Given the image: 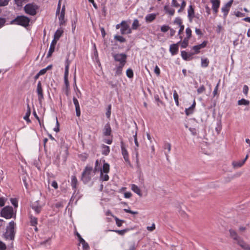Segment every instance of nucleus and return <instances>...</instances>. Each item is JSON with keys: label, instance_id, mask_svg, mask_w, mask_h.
Segmentation results:
<instances>
[{"label": "nucleus", "instance_id": "f257e3e1", "mask_svg": "<svg viewBox=\"0 0 250 250\" xmlns=\"http://www.w3.org/2000/svg\"><path fill=\"white\" fill-rule=\"evenodd\" d=\"M95 174L93 170V167L86 166L82 173V180L84 183H87L91 180L92 176Z\"/></svg>", "mask_w": 250, "mask_h": 250}, {"label": "nucleus", "instance_id": "f03ea898", "mask_svg": "<svg viewBox=\"0 0 250 250\" xmlns=\"http://www.w3.org/2000/svg\"><path fill=\"white\" fill-rule=\"evenodd\" d=\"M30 21V19L26 16H18L11 21V23L26 27L29 25Z\"/></svg>", "mask_w": 250, "mask_h": 250}, {"label": "nucleus", "instance_id": "7ed1b4c3", "mask_svg": "<svg viewBox=\"0 0 250 250\" xmlns=\"http://www.w3.org/2000/svg\"><path fill=\"white\" fill-rule=\"evenodd\" d=\"M16 224L12 221L9 223V225L6 227V232L4 235L6 239L10 240H13L15 237V232L14 230Z\"/></svg>", "mask_w": 250, "mask_h": 250}, {"label": "nucleus", "instance_id": "20e7f679", "mask_svg": "<svg viewBox=\"0 0 250 250\" xmlns=\"http://www.w3.org/2000/svg\"><path fill=\"white\" fill-rule=\"evenodd\" d=\"M1 216L6 219L16 218V214L14 213L13 208L12 207L6 206L3 208L0 212Z\"/></svg>", "mask_w": 250, "mask_h": 250}, {"label": "nucleus", "instance_id": "39448f33", "mask_svg": "<svg viewBox=\"0 0 250 250\" xmlns=\"http://www.w3.org/2000/svg\"><path fill=\"white\" fill-rule=\"evenodd\" d=\"M115 62H119V65H125L126 62L127 55L125 53L112 54Z\"/></svg>", "mask_w": 250, "mask_h": 250}, {"label": "nucleus", "instance_id": "423d86ee", "mask_svg": "<svg viewBox=\"0 0 250 250\" xmlns=\"http://www.w3.org/2000/svg\"><path fill=\"white\" fill-rule=\"evenodd\" d=\"M38 6L33 3H28L25 5L24 10L25 13L31 16H35L37 14Z\"/></svg>", "mask_w": 250, "mask_h": 250}, {"label": "nucleus", "instance_id": "0eeeda50", "mask_svg": "<svg viewBox=\"0 0 250 250\" xmlns=\"http://www.w3.org/2000/svg\"><path fill=\"white\" fill-rule=\"evenodd\" d=\"M238 245L241 247L245 250H250V246L244 241V240L240 236H238L233 239Z\"/></svg>", "mask_w": 250, "mask_h": 250}, {"label": "nucleus", "instance_id": "6e6552de", "mask_svg": "<svg viewBox=\"0 0 250 250\" xmlns=\"http://www.w3.org/2000/svg\"><path fill=\"white\" fill-rule=\"evenodd\" d=\"M238 245L241 247L245 250H250V246L244 241V240L240 236H238L233 239Z\"/></svg>", "mask_w": 250, "mask_h": 250}, {"label": "nucleus", "instance_id": "1a4fd4ad", "mask_svg": "<svg viewBox=\"0 0 250 250\" xmlns=\"http://www.w3.org/2000/svg\"><path fill=\"white\" fill-rule=\"evenodd\" d=\"M121 33L122 35L128 34L131 33V29L130 28L127 22L123 21L121 23Z\"/></svg>", "mask_w": 250, "mask_h": 250}, {"label": "nucleus", "instance_id": "9d476101", "mask_svg": "<svg viewBox=\"0 0 250 250\" xmlns=\"http://www.w3.org/2000/svg\"><path fill=\"white\" fill-rule=\"evenodd\" d=\"M121 147L122 150V154L123 156L125 161L127 164L130 165L131 164L129 159L128 153L125 147V144L123 141H121Z\"/></svg>", "mask_w": 250, "mask_h": 250}, {"label": "nucleus", "instance_id": "9b49d317", "mask_svg": "<svg viewBox=\"0 0 250 250\" xmlns=\"http://www.w3.org/2000/svg\"><path fill=\"white\" fill-rule=\"evenodd\" d=\"M37 92L38 96V100L40 102L43 99V90L42 86V83L40 81L38 82L37 87Z\"/></svg>", "mask_w": 250, "mask_h": 250}, {"label": "nucleus", "instance_id": "f8f14e48", "mask_svg": "<svg viewBox=\"0 0 250 250\" xmlns=\"http://www.w3.org/2000/svg\"><path fill=\"white\" fill-rule=\"evenodd\" d=\"M208 43V41H204L202 43L199 44L197 45L193 46L192 48V49L194 50V52L197 54L200 53V50L201 49L205 47Z\"/></svg>", "mask_w": 250, "mask_h": 250}, {"label": "nucleus", "instance_id": "ddd939ff", "mask_svg": "<svg viewBox=\"0 0 250 250\" xmlns=\"http://www.w3.org/2000/svg\"><path fill=\"white\" fill-rule=\"evenodd\" d=\"M75 234L78 237L80 243L82 244L83 250H87V249H89L88 244L81 237V235L78 232H76Z\"/></svg>", "mask_w": 250, "mask_h": 250}, {"label": "nucleus", "instance_id": "4468645a", "mask_svg": "<svg viewBox=\"0 0 250 250\" xmlns=\"http://www.w3.org/2000/svg\"><path fill=\"white\" fill-rule=\"evenodd\" d=\"M78 185V180L75 175H73L71 177V185L72 186V188L74 190V193L73 194L75 193L76 192L77 187ZM74 195H73V196Z\"/></svg>", "mask_w": 250, "mask_h": 250}, {"label": "nucleus", "instance_id": "2eb2a0df", "mask_svg": "<svg viewBox=\"0 0 250 250\" xmlns=\"http://www.w3.org/2000/svg\"><path fill=\"white\" fill-rule=\"evenodd\" d=\"M232 2L233 0H230L229 1L227 2L224 6H223L222 8V11L224 12V16H226L228 15Z\"/></svg>", "mask_w": 250, "mask_h": 250}, {"label": "nucleus", "instance_id": "dca6fc26", "mask_svg": "<svg viewBox=\"0 0 250 250\" xmlns=\"http://www.w3.org/2000/svg\"><path fill=\"white\" fill-rule=\"evenodd\" d=\"M31 208L37 214H39L42 210V206L40 205L39 201H37L32 205Z\"/></svg>", "mask_w": 250, "mask_h": 250}, {"label": "nucleus", "instance_id": "f3484780", "mask_svg": "<svg viewBox=\"0 0 250 250\" xmlns=\"http://www.w3.org/2000/svg\"><path fill=\"white\" fill-rule=\"evenodd\" d=\"M74 104L75 106L76 114L77 117H80L81 115V110L78 100L75 97L73 98Z\"/></svg>", "mask_w": 250, "mask_h": 250}, {"label": "nucleus", "instance_id": "a211bd4d", "mask_svg": "<svg viewBox=\"0 0 250 250\" xmlns=\"http://www.w3.org/2000/svg\"><path fill=\"white\" fill-rule=\"evenodd\" d=\"M180 42H178L177 43L172 44L170 45L169 51L172 55H176L178 53L179 49L178 44Z\"/></svg>", "mask_w": 250, "mask_h": 250}, {"label": "nucleus", "instance_id": "6ab92c4d", "mask_svg": "<svg viewBox=\"0 0 250 250\" xmlns=\"http://www.w3.org/2000/svg\"><path fill=\"white\" fill-rule=\"evenodd\" d=\"M248 158V155H247L245 158L242 160L240 161H233L232 163V166L234 168H238L241 167L245 163L246 161L247 160Z\"/></svg>", "mask_w": 250, "mask_h": 250}, {"label": "nucleus", "instance_id": "aec40b11", "mask_svg": "<svg viewBox=\"0 0 250 250\" xmlns=\"http://www.w3.org/2000/svg\"><path fill=\"white\" fill-rule=\"evenodd\" d=\"M56 43H57V41H55V40H53V41H52V42L51 43L50 46V48L49 49V51H48L47 55V58L50 57L51 56L52 53L54 52Z\"/></svg>", "mask_w": 250, "mask_h": 250}, {"label": "nucleus", "instance_id": "412c9836", "mask_svg": "<svg viewBox=\"0 0 250 250\" xmlns=\"http://www.w3.org/2000/svg\"><path fill=\"white\" fill-rule=\"evenodd\" d=\"M211 2L212 4V9L214 13L216 14L220 6V0H211Z\"/></svg>", "mask_w": 250, "mask_h": 250}, {"label": "nucleus", "instance_id": "4be33fe9", "mask_svg": "<svg viewBox=\"0 0 250 250\" xmlns=\"http://www.w3.org/2000/svg\"><path fill=\"white\" fill-rule=\"evenodd\" d=\"M103 134L104 136H110L111 135V128L109 123L104 125Z\"/></svg>", "mask_w": 250, "mask_h": 250}, {"label": "nucleus", "instance_id": "5701e85b", "mask_svg": "<svg viewBox=\"0 0 250 250\" xmlns=\"http://www.w3.org/2000/svg\"><path fill=\"white\" fill-rule=\"evenodd\" d=\"M194 17V10L192 5H190L188 9V18L189 21L191 22Z\"/></svg>", "mask_w": 250, "mask_h": 250}, {"label": "nucleus", "instance_id": "b1692460", "mask_svg": "<svg viewBox=\"0 0 250 250\" xmlns=\"http://www.w3.org/2000/svg\"><path fill=\"white\" fill-rule=\"evenodd\" d=\"M157 14L152 13L147 15L145 17V20L147 22H151L156 18Z\"/></svg>", "mask_w": 250, "mask_h": 250}, {"label": "nucleus", "instance_id": "393cba45", "mask_svg": "<svg viewBox=\"0 0 250 250\" xmlns=\"http://www.w3.org/2000/svg\"><path fill=\"white\" fill-rule=\"evenodd\" d=\"M110 167L109 165L105 162L104 160V164L103 167H101V172H104V173H108L109 171Z\"/></svg>", "mask_w": 250, "mask_h": 250}, {"label": "nucleus", "instance_id": "a878e982", "mask_svg": "<svg viewBox=\"0 0 250 250\" xmlns=\"http://www.w3.org/2000/svg\"><path fill=\"white\" fill-rule=\"evenodd\" d=\"M31 114V109L29 104H27V109L25 115L24 116L23 119L27 122L31 123V121L29 119V116Z\"/></svg>", "mask_w": 250, "mask_h": 250}, {"label": "nucleus", "instance_id": "bb28decb", "mask_svg": "<svg viewBox=\"0 0 250 250\" xmlns=\"http://www.w3.org/2000/svg\"><path fill=\"white\" fill-rule=\"evenodd\" d=\"M63 33L62 29H58L54 34V39L57 42Z\"/></svg>", "mask_w": 250, "mask_h": 250}, {"label": "nucleus", "instance_id": "cd10ccee", "mask_svg": "<svg viewBox=\"0 0 250 250\" xmlns=\"http://www.w3.org/2000/svg\"><path fill=\"white\" fill-rule=\"evenodd\" d=\"M131 189L140 197L142 196V193L141 192L140 189L139 188L138 186H137L135 184H132L131 185Z\"/></svg>", "mask_w": 250, "mask_h": 250}, {"label": "nucleus", "instance_id": "c85d7f7f", "mask_svg": "<svg viewBox=\"0 0 250 250\" xmlns=\"http://www.w3.org/2000/svg\"><path fill=\"white\" fill-rule=\"evenodd\" d=\"M124 66L125 65H119L114 69L116 71L115 76H120L122 74V71Z\"/></svg>", "mask_w": 250, "mask_h": 250}, {"label": "nucleus", "instance_id": "c756f323", "mask_svg": "<svg viewBox=\"0 0 250 250\" xmlns=\"http://www.w3.org/2000/svg\"><path fill=\"white\" fill-rule=\"evenodd\" d=\"M101 167L100 165L99 164V160H97L95 162V166L94 167V168H93V172L95 174L97 172H100L101 170Z\"/></svg>", "mask_w": 250, "mask_h": 250}, {"label": "nucleus", "instance_id": "7c9ffc66", "mask_svg": "<svg viewBox=\"0 0 250 250\" xmlns=\"http://www.w3.org/2000/svg\"><path fill=\"white\" fill-rule=\"evenodd\" d=\"M110 152V148L108 146L103 145L102 146V154L104 155H107Z\"/></svg>", "mask_w": 250, "mask_h": 250}, {"label": "nucleus", "instance_id": "2f4dec72", "mask_svg": "<svg viewBox=\"0 0 250 250\" xmlns=\"http://www.w3.org/2000/svg\"><path fill=\"white\" fill-rule=\"evenodd\" d=\"M164 10L166 13H168L170 16H173L175 13V10L174 9L170 8L168 6H165Z\"/></svg>", "mask_w": 250, "mask_h": 250}, {"label": "nucleus", "instance_id": "473e14b6", "mask_svg": "<svg viewBox=\"0 0 250 250\" xmlns=\"http://www.w3.org/2000/svg\"><path fill=\"white\" fill-rule=\"evenodd\" d=\"M229 236L232 239H233L234 238H236L237 236L239 235L237 232L233 229H229Z\"/></svg>", "mask_w": 250, "mask_h": 250}, {"label": "nucleus", "instance_id": "72a5a7b5", "mask_svg": "<svg viewBox=\"0 0 250 250\" xmlns=\"http://www.w3.org/2000/svg\"><path fill=\"white\" fill-rule=\"evenodd\" d=\"M104 172H100V180L103 181H107L109 180V176L107 175V173L104 174Z\"/></svg>", "mask_w": 250, "mask_h": 250}, {"label": "nucleus", "instance_id": "f704fd0d", "mask_svg": "<svg viewBox=\"0 0 250 250\" xmlns=\"http://www.w3.org/2000/svg\"><path fill=\"white\" fill-rule=\"evenodd\" d=\"M140 26V24L139 22V21L137 19H135L133 21V23L132 24L131 29L136 30Z\"/></svg>", "mask_w": 250, "mask_h": 250}, {"label": "nucleus", "instance_id": "c9c22d12", "mask_svg": "<svg viewBox=\"0 0 250 250\" xmlns=\"http://www.w3.org/2000/svg\"><path fill=\"white\" fill-rule=\"evenodd\" d=\"M30 224L31 226H35L37 225L38 224V219L37 218L35 217H34L33 216H30Z\"/></svg>", "mask_w": 250, "mask_h": 250}, {"label": "nucleus", "instance_id": "e433bc0d", "mask_svg": "<svg viewBox=\"0 0 250 250\" xmlns=\"http://www.w3.org/2000/svg\"><path fill=\"white\" fill-rule=\"evenodd\" d=\"M238 105H248L250 104V102L245 99H242L238 101Z\"/></svg>", "mask_w": 250, "mask_h": 250}, {"label": "nucleus", "instance_id": "4c0bfd02", "mask_svg": "<svg viewBox=\"0 0 250 250\" xmlns=\"http://www.w3.org/2000/svg\"><path fill=\"white\" fill-rule=\"evenodd\" d=\"M181 56L182 58L185 61H188L190 60V59H189L188 53H187L186 51H181Z\"/></svg>", "mask_w": 250, "mask_h": 250}, {"label": "nucleus", "instance_id": "58836bf2", "mask_svg": "<svg viewBox=\"0 0 250 250\" xmlns=\"http://www.w3.org/2000/svg\"><path fill=\"white\" fill-rule=\"evenodd\" d=\"M209 64V61L207 58L201 59V65L202 67H207Z\"/></svg>", "mask_w": 250, "mask_h": 250}, {"label": "nucleus", "instance_id": "ea45409f", "mask_svg": "<svg viewBox=\"0 0 250 250\" xmlns=\"http://www.w3.org/2000/svg\"><path fill=\"white\" fill-rule=\"evenodd\" d=\"M189 38H185L181 43V47L183 48H186L188 44Z\"/></svg>", "mask_w": 250, "mask_h": 250}, {"label": "nucleus", "instance_id": "a19ab883", "mask_svg": "<svg viewBox=\"0 0 250 250\" xmlns=\"http://www.w3.org/2000/svg\"><path fill=\"white\" fill-rule=\"evenodd\" d=\"M68 76V73H64V84H65L66 88H68L69 87V83Z\"/></svg>", "mask_w": 250, "mask_h": 250}, {"label": "nucleus", "instance_id": "79ce46f5", "mask_svg": "<svg viewBox=\"0 0 250 250\" xmlns=\"http://www.w3.org/2000/svg\"><path fill=\"white\" fill-rule=\"evenodd\" d=\"M114 39L120 42H126L125 39L121 36L116 35L114 37Z\"/></svg>", "mask_w": 250, "mask_h": 250}, {"label": "nucleus", "instance_id": "37998d69", "mask_svg": "<svg viewBox=\"0 0 250 250\" xmlns=\"http://www.w3.org/2000/svg\"><path fill=\"white\" fill-rule=\"evenodd\" d=\"M59 23L60 25H63L65 24L64 15L60 14L59 17Z\"/></svg>", "mask_w": 250, "mask_h": 250}, {"label": "nucleus", "instance_id": "c03bdc74", "mask_svg": "<svg viewBox=\"0 0 250 250\" xmlns=\"http://www.w3.org/2000/svg\"><path fill=\"white\" fill-rule=\"evenodd\" d=\"M173 97L176 105L178 106L179 105V103L178 101L179 96L176 90H174L173 92Z\"/></svg>", "mask_w": 250, "mask_h": 250}, {"label": "nucleus", "instance_id": "a18cd8bd", "mask_svg": "<svg viewBox=\"0 0 250 250\" xmlns=\"http://www.w3.org/2000/svg\"><path fill=\"white\" fill-rule=\"evenodd\" d=\"M129 230V229H122V230H113V231L118 233L119 235H123L125 232L128 231Z\"/></svg>", "mask_w": 250, "mask_h": 250}, {"label": "nucleus", "instance_id": "49530a36", "mask_svg": "<svg viewBox=\"0 0 250 250\" xmlns=\"http://www.w3.org/2000/svg\"><path fill=\"white\" fill-rule=\"evenodd\" d=\"M77 21H78L77 17L76 16L75 17L74 19L72 21V28L73 32H74V31L75 30V29L76 28V23L77 22Z\"/></svg>", "mask_w": 250, "mask_h": 250}, {"label": "nucleus", "instance_id": "de8ad7c7", "mask_svg": "<svg viewBox=\"0 0 250 250\" xmlns=\"http://www.w3.org/2000/svg\"><path fill=\"white\" fill-rule=\"evenodd\" d=\"M70 63V61L69 60L68 57L66 59L65 61V66L64 73H68L69 66Z\"/></svg>", "mask_w": 250, "mask_h": 250}, {"label": "nucleus", "instance_id": "09e8293b", "mask_svg": "<svg viewBox=\"0 0 250 250\" xmlns=\"http://www.w3.org/2000/svg\"><path fill=\"white\" fill-rule=\"evenodd\" d=\"M126 75L129 78H132L133 77V72L131 68H128L126 70Z\"/></svg>", "mask_w": 250, "mask_h": 250}, {"label": "nucleus", "instance_id": "8fccbe9b", "mask_svg": "<svg viewBox=\"0 0 250 250\" xmlns=\"http://www.w3.org/2000/svg\"><path fill=\"white\" fill-rule=\"evenodd\" d=\"M114 217V219L116 221V225L118 226V227H121L122 226V224L124 222V220H120L118 218H117V217L115 216Z\"/></svg>", "mask_w": 250, "mask_h": 250}, {"label": "nucleus", "instance_id": "3c124183", "mask_svg": "<svg viewBox=\"0 0 250 250\" xmlns=\"http://www.w3.org/2000/svg\"><path fill=\"white\" fill-rule=\"evenodd\" d=\"M186 33L187 34V37L188 38L190 39L192 36V31L190 28L188 27L186 30Z\"/></svg>", "mask_w": 250, "mask_h": 250}, {"label": "nucleus", "instance_id": "603ef678", "mask_svg": "<svg viewBox=\"0 0 250 250\" xmlns=\"http://www.w3.org/2000/svg\"><path fill=\"white\" fill-rule=\"evenodd\" d=\"M174 23L178 24L179 26L183 25L182 19L179 17H177L175 19Z\"/></svg>", "mask_w": 250, "mask_h": 250}, {"label": "nucleus", "instance_id": "864d4df0", "mask_svg": "<svg viewBox=\"0 0 250 250\" xmlns=\"http://www.w3.org/2000/svg\"><path fill=\"white\" fill-rule=\"evenodd\" d=\"M10 201L11 204L14 206L15 208L18 207V200L16 198H11Z\"/></svg>", "mask_w": 250, "mask_h": 250}, {"label": "nucleus", "instance_id": "5fc2aeb1", "mask_svg": "<svg viewBox=\"0 0 250 250\" xmlns=\"http://www.w3.org/2000/svg\"><path fill=\"white\" fill-rule=\"evenodd\" d=\"M164 148L165 149H167L168 150V152H169L171 150V145L169 143H166L164 146Z\"/></svg>", "mask_w": 250, "mask_h": 250}, {"label": "nucleus", "instance_id": "6e6d98bb", "mask_svg": "<svg viewBox=\"0 0 250 250\" xmlns=\"http://www.w3.org/2000/svg\"><path fill=\"white\" fill-rule=\"evenodd\" d=\"M193 110H194L193 109H192V108H190V107H189V108L186 109L185 113H186V115L188 116L193 113Z\"/></svg>", "mask_w": 250, "mask_h": 250}, {"label": "nucleus", "instance_id": "4d7b16f0", "mask_svg": "<svg viewBox=\"0 0 250 250\" xmlns=\"http://www.w3.org/2000/svg\"><path fill=\"white\" fill-rule=\"evenodd\" d=\"M170 29V27L168 25H163L161 28V31L163 32H167L169 29Z\"/></svg>", "mask_w": 250, "mask_h": 250}, {"label": "nucleus", "instance_id": "13d9d810", "mask_svg": "<svg viewBox=\"0 0 250 250\" xmlns=\"http://www.w3.org/2000/svg\"><path fill=\"white\" fill-rule=\"evenodd\" d=\"M10 0H0V6H4L8 4Z\"/></svg>", "mask_w": 250, "mask_h": 250}, {"label": "nucleus", "instance_id": "bf43d9fd", "mask_svg": "<svg viewBox=\"0 0 250 250\" xmlns=\"http://www.w3.org/2000/svg\"><path fill=\"white\" fill-rule=\"evenodd\" d=\"M186 5V2L185 1L183 0L181 3V7L180 8V9L178 10V12L179 13L183 11V10L184 9L185 6Z\"/></svg>", "mask_w": 250, "mask_h": 250}, {"label": "nucleus", "instance_id": "052dcab7", "mask_svg": "<svg viewBox=\"0 0 250 250\" xmlns=\"http://www.w3.org/2000/svg\"><path fill=\"white\" fill-rule=\"evenodd\" d=\"M205 87L204 86V85H202L199 88L197 89V91L198 94H200L205 91Z\"/></svg>", "mask_w": 250, "mask_h": 250}, {"label": "nucleus", "instance_id": "680f3d73", "mask_svg": "<svg viewBox=\"0 0 250 250\" xmlns=\"http://www.w3.org/2000/svg\"><path fill=\"white\" fill-rule=\"evenodd\" d=\"M219 82H220V81L217 84V85H216V86L213 90V95L214 97L217 94V91H218V86L219 85Z\"/></svg>", "mask_w": 250, "mask_h": 250}, {"label": "nucleus", "instance_id": "e2e57ef3", "mask_svg": "<svg viewBox=\"0 0 250 250\" xmlns=\"http://www.w3.org/2000/svg\"><path fill=\"white\" fill-rule=\"evenodd\" d=\"M6 199L3 197H0V207L4 206Z\"/></svg>", "mask_w": 250, "mask_h": 250}, {"label": "nucleus", "instance_id": "0e129e2a", "mask_svg": "<svg viewBox=\"0 0 250 250\" xmlns=\"http://www.w3.org/2000/svg\"><path fill=\"white\" fill-rule=\"evenodd\" d=\"M5 21H6L4 18H0V28L4 25Z\"/></svg>", "mask_w": 250, "mask_h": 250}, {"label": "nucleus", "instance_id": "69168bd1", "mask_svg": "<svg viewBox=\"0 0 250 250\" xmlns=\"http://www.w3.org/2000/svg\"><path fill=\"white\" fill-rule=\"evenodd\" d=\"M154 72L157 76H159L160 74V70L157 65H156L154 69Z\"/></svg>", "mask_w": 250, "mask_h": 250}, {"label": "nucleus", "instance_id": "338daca9", "mask_svg": "<svg viewBox=\"0 0 250 250\" xmlns=\"http://www.w3.org/2000/svg\"><path fill=\"white\" fill-rule=\"evenodd\" d=\"M249 87L247 85H245L243 87V92L245 95H247L248 92Z\"/></svg>", "mask_w": 250, "mask_h": 250}, {"label": "nucleus", "instance_id": "774afa93", "mask_svg": "<svg viewBox=\"0 0 250 250\" xmlns=\"http://www.w3.org/2000/svg\"><path fill=\"white\" fill-rule=\"evenodd\" d=\"M6 249L5 245L2 242L0 241V250H5Z\"/></svg>", "mask_w": 250, "mask_h": 250}]
</instances>
